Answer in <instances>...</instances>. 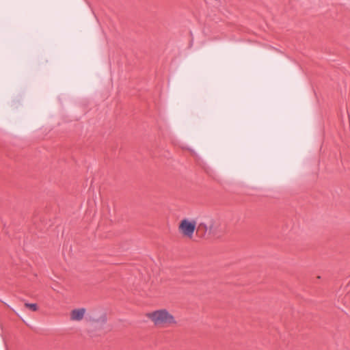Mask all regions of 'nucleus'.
<instances>
[{
	"label": "nucleus",
	"instance_id": "obj_1",
	"mask_svg": "<svg viewBox=\"0 0 350 350\" xmlns=\"http://www.w3.org/2000/svg\"><path fill=\"white\" fill-rule=\"evenodd\" d=\"M148 317L156 325H171L176 323L174 317L165 309L150 313Z\"/></svg>",
	"mask_w": 350,
	"mask_h": 350
},
{
	"label": "nucleus",
	"instance_id": "obj_2",
	"mask_svg": "<svg viewBox=\"0 0 350 350\" xmlns=\"http://www.w3.org/2000/svg\"><path fill=\"white\" fill-rule=\"evenodd\" d=\"M196 230L202 237L206 234H215V221L211 217H204L197 221Z\"/></svg>",
	"mask_w": 350,
	"mask_h": 350
},
{
	"label": "nucleus",
	"instance_id": "obj_3",
	"mask_svg": "<svg viewBox=\"0 0 350 350\" xmlns=\"http://www.w3.org/2000/svg\"><path fill=\"white\" fill-rule=\"evenodd\" d=\"M197 221H189L187 219H183L179 224V230L185 237L191 238L196 229Z\"/></svg>",
	"mask_w": 350,
	"mask_h": 350
},
{
	"label": "nucleus",
	"instance_id": "obj_4",
	"mask_svg": "<svg viewBox=\"0 0 350 350\" xmlns=\"http://www.w3.org/2000/svg\"><path fill=\"white\" fill-rule=\"evenodd\" d=\"M90 320L93 326L102 327L107 323V319L106 314L102 312L99 314H93Z\"/></svg>",
	"mask_w": 350,
	"mask_h": 350
},
{
	"label": "nucleus",
	"instance_id": "obj_5",
	"mask_svg": "<svg viewBox=\"0 0 350 350\" xmlns=\"http://www.w3.org/2000/svg\"><path fill=\"white\" fill-rule=\"evenodd\" d=\"M85 313V309L83 308L74 309L70 313V319L72 321H81Z\"/></svg>",
	"mask_w": 350,
	"mask_h": 350
},
{
	"label": "nucleus",
	"instance_id": "obj_6",
	"mask_svg": "<svg viewBox=\"0 0 350 350\" xmlns=\"http://www.w3.org/2000/svg\"><path fill=\"white\" fill-rule=\"evenodd\" d=\"M25 306V307L29 308L32 311H36L38 310V306L36 304L26 303Z\"/></svg>",
	"mask_w": 350,
	"mask_h": 350
},
{
	"label": "nucleus",
	"instance_id": "obj_7",
	"mask_svg": "<svg viewBox=\"0 0 350 350\" xmlns=\"http://www.w3.org/2000/svg\"><path fill=\"white\" fill-rule=\"evenodd\" d=\"M15 314H16V315H18V317H20V316L18 315V313H17V312H15Z\"/></svg>",
	"mask_w": 350,
	"mask_h": 350
},
{
	"label": "nucleus",
	"instance_id": "obj_8",
	"mask_svg": "<svg viewBox=\"0 0 350 350\" xmlns=\"http://www.w3.org/2000/svg\"><path fill=\"white\" fill-rule=\"evenodd\" d=\"M15 314H16V315H18V317H20V316L18 315V313H17V312H15Z\"/></svg>",
	"mask_w": 350,
	"mask_h": 350
}]
</instances>
